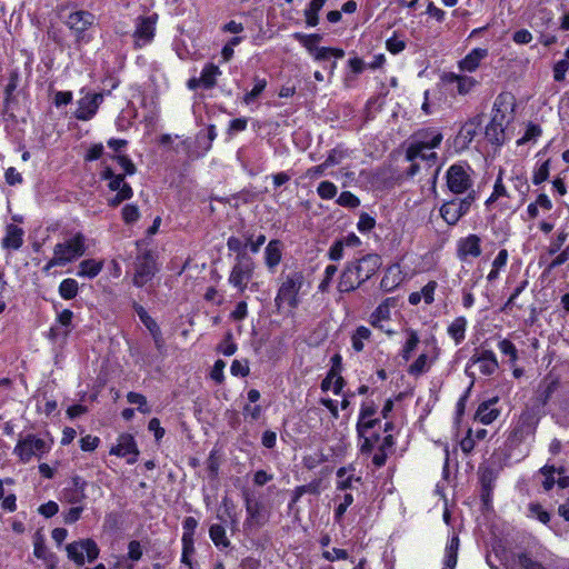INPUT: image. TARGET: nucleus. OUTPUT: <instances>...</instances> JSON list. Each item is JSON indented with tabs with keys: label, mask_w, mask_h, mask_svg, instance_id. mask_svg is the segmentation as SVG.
I'll return each mask as SVG.
<instances>
[{
	"label": "nucleus",
	"mask_w": 569,
	"mask_h": 569,
	"mask_svg": "<svg viewBox=\"0 0 569 569\" xmlns=\"http://www.w3.org/2000/svg\"><path fill=\"white\" fill-rule=\"evenodd\" d=\"M198 526V521L193 517H186L182 522L183 533H182V545H190V541H193V535L196 531V528Z\"/></svg>",
	"instance_id": "39"
},
{
	"label": "nucleus",
	"mask_w": 569,
	"mask_h": 569,
	"mask_svg": "<svg viewBox=\"0 0 569 569\" xmlns=\"http://www.w3.org/2000/svg\"><path fill=\"white\" fill-rule=\"evenodd\" d=\"M19 83V73L17 70H13L9 74V81L4 88V100H3V113L12 114V107L17 103V97L14 96V91L18 88Z\"/></svg>",
	"instance_id": "23"
},
{
	"label": "nucleus",
	"mask_w": 569,
	"mask_h": 569,
	"mask_svg": "<svg viewBox=\"0 0 569 569\" xmlns=\"http://www.w3.org/2000/svg\"><path fill=\"white\" fill-rule=\"evenodd\" d=\"M127 400L129 403H132V405H138V409L141 411V412H148L149 409L147 407V399L141 393H138V392H129L127 395Z\"/></svg>",
	"instance_id": "57"
},
{
	"label": "nucleus",
	"mask_w": 569,
	"mask_h": 569,
	"mask_svg": "<svg viewBox=\"0 0 569 569\" xmlns=\"http://www.w3.org/2000/svg\"><path fill=\"white\" fill-rule=\"evenodd\" d=\"M325 3L326 0H311L309 7L305 11L306 22L308 26L315 27L318 24V13L322 9Z\"/></svg>",
	"instance_id": "34"
},
{
	"label": "nucleus",
	"mask_w": 569,
	"mask_h": 569,
	"mask_svg": "<svg viewBox=\"0 0 569 569\" xmlns=\"http://www.w3.org/2000/svg\"><path fill=\"white\" fill-rule=\"evenodd\" d=\"M51 449V441H47L36 435L29 433L20 437L13 453L20 459L21 462L27 463L33 457L41 459L42 456Z\"/></svg>",
	"instance_id": "2"
},
{
	"label": "nucleus",
	"mask_w": 569,
	"mask_h": 569,
	"mask_svg": "<svg viewBox=\"0 0 569 569\" xmlns=\"http://www.w3.org/2000/svg\"><path fill=\"white\" fill-rule=\"evenodd\" d=\"M529 512L531 517L537 518L540 522L547 525L550 521V513L539 503H530Z\"/></svg>",
	"instance_id": "51"
},
{
	"label": "nucleus",
	"mask_w": 569,
	"mask_h": 569,
	"mask_svg": "<svg viewBox=\"0 0 569 569\" xmlns=\"http://www.w3.org/2000/svg\"><path fill=\"white\" fill-rule=\"evenodd\" d=\"M476 191L470 190L465 198H453L440 207L441 218L449 224L455 226L466 216L472 203L476 201Z\"/></svg>",
	"instance_id": "3"
},
{
	"label": "nucleus",
	"mask_w": 569,
	"mask_h": 569,
	"mask_svg": "<svg viewBox=\"0 0 569 569\" xmlns=\"http://www.w3.org/2000/svg\"><path fill=\"white\" fill-rule=\"evenodd\" d=\"M317 192L321 199L330 200L337 194V187L331 181H322L317 188Z\"/></svg>",
	"instance_id": "45"
},
{
	"label": "nucleus",
	"mask_w": 569,
	"mask_h": 569,
	"mask_svg": "<svg viewBox=\"0 0 569 569\" xmlns=\"http://www.w3.org/2000/svg\"><path fill=\"white\" fill-rule=\"evenodd\" d=\"M78 282L72 278L62 280L59 286V295L66 300L73 299L78 295Z\"/></svg>",
	"instance_id": "35"
},
{
	"label": "nucleus",
	"mask_w": 569,
	"mask_h": 569,
	"mask_svg": "<svg viewBox=\"0 0 569 569\" xmlns=\"http://www.w3.org/2000/svg\"><path fill=\"white\" fill-rule=\"evenodd\" d=\"M418 343H419V337L416 331L411 330L409 332V338L406 341V345L402 350L403 359L409 360L411 352L417 348Z\"/></svg>",
	"instance_id": "53"
},
{
	"label": "nucleus",
	"mask_w": 569,
	"mask_h": 569,
	"mask_svg": "<svg viewBox=\"0 0 569 569\" xmlns=\"http://www.w3.org/2000/svg\"><path fill=\"white\" fill-rule=\"evenodd\" d=\"M133 309H134L136 313L138 315L139 319L141 320V322L150 331L157 348L160 349L163 346V338H162L161 330H160L159 326L148 315V312L146 311V309L141 305H138V303L134 302L133 303Z\"/></svg>",
	"instance_id": "22"
},
{
	"label": "nucleus",
	"mask_w": 569,
	"mask_h": 569,
	"mask_svg": "<svg viewBox=\"0 0 569 569\" xmlns=\"http://www.w3.org/2000/svg\"><path fill=\"white\" fill-rule=\"evenodd\" d=\"M132 196V188L130 186H122L114 197L108 199V204L110 207H118L122 201L131 199Z\"/></svg>",
	"instance_id": "46"
},
{
	"label": "nucleus",
	"mask_w": 569,
	"mask_h": 569,
	"mask_svg": "<svg viewBox=\"0 0 569 569\" xmlns=\"http://www.w3.org/2000/svg\"><path fill=\"white\" fill-rule=\"evenodd\" d=\"M219 68L213 63H208L201 71L200 79L201 86L206 89H210L216 84V78L220 74Z\"/></svg>",
	"instance_id": "33"
},
{
	"label": "nucleus",
	"mask_w": 569,
	"mask_h": 569,
	"mask_svg": "<svg viewBox=\"0 0 569 569\" xmlns=\"http://www.w3.org/2000/svg\"><path fill=\"white\" fill-rule=\"evenodd\" d=\"M226 367V363L223 360L218 359L211 370L210 377L212 380H214L217 383H221L224 380L223 369Z\"/></svg>",
	"instance_id": "62"
},
{
	"label": "nucleus",
	"mask_w": 569,
	"mask_h": 569,
	"mask_svg": "<svg viewBox=\"0 0 569 569\" xmlns=\"http://www.w3.org/2000/svg\"><path fill=\"white\" fill-rule=\"evenodd\" d=\"M481 239L477 234H469L461 238L457 244V256L461 261H466L469 257L478 258L481 254Z\"/></svg>",
	"instance_id": "20"
},
{
	"label": "nucleus",
	"mask_w": 569,
	"mask_h": 569,
	"mask_svg": "<svg viewBox=\"0 0 569 569\" xmlns=\"http://www.w3.org/2000/svg\"><path fill=\"white\" fill-rule=\"evenodd\" d=\"M296 39L310 52L313 53L318 47L317 43L321 41L322 37L320 34H301L296 33Z\"/></svg>",
	"instance_id": "41"
},
{
	"label": "nucleus",
	"mask_w": 569,
	"mask_h": 569,
	"mask_svg": "<svg viewBox=\"0 0 569 569\" xmlns=\"http://www.w3.org/2000/svg\"><path fill=\"white\" fill-rule=\"evenodd\" d=\"M498 349L501 353L509 357L511 366H515L518 360V350L516 346L508 339H502L498 342Z\"/></svg>",
	"instance_id": "42"
},
{
	"label": "nucleus",
	"mask_w": 569,
	"mask_h": 569,
	"mask_svg": "<svg viewBox=\"0 0 569 569\" xmlns=\"http://www.w3.org/2000/svg\"><path fill=\"white\" fill-rule=\"evenodd\" d=\"M86 252V237L78 232L72 238L64 242H59L54 246L53 258L50 260V264L64 266Z\"/></svg>",
	"instance_id": "1"
},
{
	"label": "nucleus",
	"mask_w": 569,
	"mask_h": 569,
	"mask_svg": "<svg viewBox=\"0 0 569 569\" xmlns=\"http://www.w3.org/2000/svg\"><path fill=\"white\" fill-rule=\"evenodd\" d=\"M360 278L361 277L356 273L352 262H347L339 278L338 290L342 293L355 291L365 283Z\"/></svg>",
	"instance_id": "19"
},
{
	"label": "nucleus",
	"mask_w": 569,
	"mask_h": 569,
	"mask_svg": "<svg viewBox=\"0 0 569 569\" xmlns=\"http://www.w3.org/2000/svg\"><path fill=\"white\" fill-rule=\"evenodd\" d=\"M513 561L522 569H547L540 562L535 561L527 552L516 553Z\"/></svg>",
	"instance_id": "38"
},
{
	"label": "nucleus",
	"mask_w": 569,
	"mask_h": 569,
	"mask_svg": "<svg viewBox=\"0 0 569 569\" xmlns=\"http://www.w3.org/2000/svg\"><path fill=\"white\" fill-rule=\"evenodd\" d=\"M247 519L244 527H257L264 526L268 521V516L264 512V506L261 501L252 499L248 495L244 498Z\"/></svg>",
	"instance_id": "15"
},
{
	"label": "nucleus",
	"mask_w": 569,
	"mask_h": 569,
	"mask_svg": "<svg viewBox=\"0 0 569 569\" xmlns=\"http://www.w3.org/2000/svg\"><path fill=\"white\" fill-rule=\"evenodd\" d=\"M337 203L346 208H357L360 206V200L350 191H343L337 199Z\"/></svg>",
	"instance_id": "48"
},
{
	"label": "nucleus",
	"mask_w": 569,
	"mask_h": 569,
	"mask_svg": "<svg viewBox=\"0 0 569 569\" xmlns=\"http://www.w3.org/2000/svg\"><path fill=\"white\" fill-rule=\"evenodd\" d=\"M346 468H339L337 471V478L339 479L337 482V489L339 490H347L352 487V481L355 480L353 476H348ZM356 481H360V478H356Z\"/></svg>",
	"instance_id": "47"
},
{
	"label": "nucleus",
	"mask_w": 569,
	"mask_h": 569,
	"mask_svg": "<svg viewBox=\"0 0 569 569\" xmlns=\"http://www.w3.org/2000/svg\"><path fill=\"white\" fill-rule=\"evenodd\" d=\"M72 318L73 312L69 309H64L61 312H59L57 316V323L59 325V327H52L50 329L49 337L53 340H58L60 338L66 340L71 331Z\"/></svg>",
	"instance_id": "21"
},
{
	"label": "nucleus",
	"mask_w": 569,
	"mask_h": 569,
	"mask_svg": "<svg viewBox=\"0 0 569 569\" xmlns=\"http://www.w3.org/2000/svg\"><path fill=\"white\" fill-rule=\"evenodd\" d=\"M266 86H267L266 79H260L258 77H254V87L252 88L251 91L246 93V96L243 98L244 103L249 104L253 100H256L261 94V92L266 89Z\"/></svg>",
	"instance_id": "44"
},
{
	"label": "nucleus",
	"mask_w": 569,
	"mask_h": 569,
	"mask_svg": "<svg viewBox=\"0 0 569 569\" xmlns=\"http://www.w3.org/2000/svg\"><path fill=\"white\" fill-rule=\"evenodd\" d=\"M569 69V61L567 59H562L558 61L553 67V79L557 82H561L566 79V73Z\"/></svg>",
	"instance_id": "56"
},
{
	"label": "nucleus",
	"mask_w": 569,
	"mask_h": 569,
	"mask_svg": "<svg viewBox=\"0 0 569 569\" xmlns=\"http://www.w3.org/2000/svg\"><path fill=\"white\" fill-rule=\"evenodd\" d=\"M540 472L546 477L545 481L542 482L543 489L546 491L551 490L556 482L553 477L556 468L553 466H545L540 469Z\"/></svg>",
	"instance_id": "58"
},
{
	"label": "nucleus",
	"mask_w": 569,
	"mask_h": 569,
	"mask_svg": "<svg viewBox=\"0 0 569 569\" xmlns=\"http://www.w3.org/2000/svg\"><path fill=\"white\" fill-rule=\"evenodd\" d=\"M355 266L356 273L360 276V280H369L381 267V257L377 253H368L359 259L351 261Z\"/></svg>",
	"instance_id": "14"
},
{
	"label": "nucleus",
	"mask_w": 569,
	"mask_h": 569,
	"mask_svg": "<svg viewBox=\"0 0 569 569\" xmlns=\"http://www.w3.org/2000/svg\"><path fill=\"white\" fill-rule=\"evenodd\" d=\"M470 167L463 164H452L447 171V186L455 194H460L472 190V179L470 177Z\"/></svg>",
	"instance_id": "9"
},
{
	"label": "nucleus",
	"mask_w": 569,
	"mask_h": 569,
	"mask_svg": "<svg viewBox=\"0 0 569 569\" xmlns=\"http://www.w3.org/2000/svg\"><path fill=\"white\" fill-rule=\"evenodd\" d=\"M302 284L303 274L300 271H293L287 274L274 299L276 307L280 309L282 302H287L291 308H297L299 305L298 293Z\"/></svg>",
	"instance_id": "5"
},
{
	"label": "nucleus",
	"mask_w": 569,
	"mask_h": 569,
	"mask_svg": "<svg viewBox=\"0 0 569 569\" xmlns=\"http://www.w3.org/2000/svg\"><path fill=\"white\" fill-rule=\"evenodd\" d=\"M121 213L123 221L128 224L136 222L140 217L139 209L134 204H126Z\"/></svg>",
	"instance_id": "54"
},
{
	"label": "nucleus",
	"mask_w": 569,
	"mask_h": 569,
	"mask_svg": "<svg viewBox=\"0 0 569 569\" xmlns=\"http://www.w3.org/2000/svg\"><path fill=\"white\" fill-rule=\"evenodd\" d=\"M322 557L328 561L346 560L349 555L347 550L333 548L332 550H326L322 552Z\"/></svg>",
	"instance_id": "59"
},
{
	"label": "nucleus",
	"mask_w": 569,
	"mask_h": 569,
	"mask_svg": "<svg viewBox=\"0 0 569 569\" xmlns=\"http://www.w3.org/2000/svg\"><path fill=\"white\" fill-rule=\"evenodd\" d=\"M66 551L71 561L77 566H82L86 562V557L89 562L94 561L99 557L100 549L94 540L87 538L68 543Z\"/></svg>",
	"instance_id": "7"
},
{
	"label": "nucleus",
	"mask_w": 569,
	"mask_h": 569,
	"mask_svg": "<svg viewBox=\"0 0 569 569\" xmlns=\"http://www.w3.org/2000/svg\"><path fill=\"white\" fill-rule=\"evenodd\" d=\"M209 537L217 548H228L230 546L226 529L221 525H211L209 528Z\"/></svg>",
	"instance_id": "32"
},
{
	"label": "nucleus",
	"mask_w": 569,
	"mask_h": 569,
	"mask_svg": "<svg viewBox=\"0 0 569 569\" xmlns=\"http://www.w3.org/2000/svg\"><path fill=\"white\" fill-rule=\"evenodd\" d=\"M412 138L413 140L406 151V159L408 161L417 160L422 149H435L442 141L441 132L435 128L421 129Z\"/></svg>",
	"instance_id": "6"
},
{
	"label": "nucleus",
	"mask_w": 569,
	"mask_h": 569,
	"mask_svg": "<svg viewBox=\"0 0 569 569\" xmlns=\"http://www.w3.org/2000/svg\"><path fill=\"white\" fill-rule=\"evenodd\" d=\"M343 248H345L343 241H340V240L335 241L329 249V252H328L329 258L333 261H338V260L342 259Z\"/></svg>",
	"instance_id": "63"
},
{
	"label": "nucleus",
	"mask_w": 569,
	"mask_h": 569,
	"mask_svg": "<svg viewBox=\"0 0 569 569\" xmlns=\"http://www.w3.org/2000/svg\"><path fill=\"white\" fill-rule=\"evenodd\" d=\"M497 402V397L481 402L476 411L475 419L483 425H490L491 422H493L500 415V411L497 408H495V405Z\"/></svg>",
	"instance_id": "24"
},
{
	"label": "nucleus",
	"mask_w": 569,
	"mask_h": 569,
	"mask_svg": "<svg viewBox=\"0 0 569 569\" xmlns=\"http://www.w3.org/2000/svg\"><path fill=\"white\" fill-rule=\"evenodd\" d=\"M23 230L16 224L7 226L6 237L2 240V247L6 249L18 250L23 243Z\"/></svg>",
	"instance_id": "28"
},
{
	"label": "nucleus",
	"mask_w": 569,
	"mask_h": 569,
	"mask_svg": "<svg viewBox=\"0 0 569 569\" xmlns=\"http://www.w3.org/2000/svg\"><path fill=\"white\" fill-rule=\"evenodd\" d=\"M470 366H477L479 372L483 376H491L499 368L497 357L491 350H481L472 355L470 363L466 369V372L472 377L473 373H469Z\"/></svg>",
	"instance_id": "12"
},
{
	"label": "nucleus",
	"mask_w": 569,
	"mask_h": 569,
	"mask_svg": "<svg viewBox=\"0 0 569 569\" xmlns=\"http://www.w3.org/2000/svg\"><path fill=\"white\" fill-rule=\"evenodd\" d=\"M486 137L491 143L501 144L505 140V126L493 124L490 121L486 127Z\"/></svg>",
	"instance_id": "37"
},
{
	"label": "nucleus",
	"mask_w": 569,
	"mask_h": 569,
	"mask_svg": "<svg viewBox=\"0 0 569 569\" xmlns=\"http://www.w3.org/2000/svg\"><path fill=\"white\" fill-rule=\"evenodd\" d=\"M487 56V49L475 48L459 62V68L461 71L472 72L479 67L480 61Z\"/></svg>",
	"instance_id": "26"
},
{
	"label": "nucleus",
	"mask_w": 569,
	"mask_h": 569,
	"mask_svg": "<svg viewBox=\"0 0 569 569\" xmlns=\"http://www.w3.org/2000/svg\"><path fill=\"white\" fill-rule=\"evenodd\" d=\"M4 179L9 186L20 184L23 181L21 173H19L13 167L6 170Z\"/></svg>",
	"instance_id": "64"
},
{
	"label": "nucleus",
	"mask_w": 569,
	"mask_h": 569,
	"mask_svg": "<svg viewBox=\"0 0 569 569\" xmlns=\"http://www.w3.org/2000/svg\"><path fill=\"white\" fill-rule=\"evenodd\" d=\"M94 14L86 10L71 12L66 21L67 26L72 30L77 39L83 38V33L93 26Z\"/></svg>",
	"instance_id": "16"
},
{
	"label": "nucleus",
	"mask_w": 569,
	"mask_h": 569,
	"mask_svg": "<svg viewBox=\"0 0 569 569\" xmlns=\"http://www.w3.org/2000/svg\"><path fill=\"white\" fill-rule=\"evenodd\" d=\"M110 455L118 457H128L127 462L132 465L137 461L139 450L137 448L133 437L129 433H122L118 438L117 446L112 447Z\"/></svg>",
	"instance_id": "18"
},
{
	"label": "nucleus",
	"mask_w": 569,
	"mask_h": 569,
	"mask_svg": "<svg viewBox=\"0 0 569 569\" xmlns=\"http://www.w3.org/2000/svg\"><path fill=\"white\" fill-rule=\"evenodd\" d=\"M550 172V160L543 161L537 169H535L532 174V183L539 186L545 182L549 178Z\"/></svg>",
	"instance_id": "43"
},
{
	"label": "nucleus",
	"mask_w": 569,
	"mask_h": 569,
	"mask_svg": "<svg viewBox=\"0 0 569 569\" xmlns=\"http://www.w3.org/2000/svg\"><path fill=\"white\" fill-rule=\"evenodd\" d=\"M86 498V492L69 486L61 491L60 499L67 503L77 505L82 502Z\"/></svg>",
	"instance_id": "36"
},
{
	"label": "nucleus",
	"mask_w": 569,
	"mask_h": 569,
	"mask_svg": "<svg viewBox=\"0 0 569 569\" xmlns=\"http://www.w3.org/2000/svg\"><path fill=\"white\" fill-rule=\"evenodd\" d=\"M401 282L400 271L398 266H391L387 269L381 279L380 287L385 291H392Z\"/></svg>",
	"instance_id": "30"
},
{
	"label": "nucleus",
	"mask_w": 569,
	"mask_h": 569,
	"mask_svg": "<svg viewBox=\"0 0 569 569\" xmlns=\"http://www.w3.org/2000/svg\"><path fill=\"white\" fill-rule=\"evenodd\" d=\"M156 272L157 268L153 253L151 251H143L136 258L132 282L136 287L141 288L154 277Z\"/></svg>",
	"instance_id": "10"
},
{
	"label": "nucleus",
	"mask_w": 569,
	"mask_h": 569,
	"mask_svg": "<svg viewBox=\"0 0 569 569\" xmlns=\"http://www.w3.org/2000/svg\"><path fill=\"white\" fill-rule=\"evenodd\" d=\"M337 270H338L337 266H335V264H329L326 267L325 278L322 279V281L319 283V287H318V289L321 292L328 291L331 280H332L333 276L336 274Z\"/></svg>",
	"instance_id": "55"
},
{
	"label": "nucleus",
	"mask_w": 569,
	"mask_h": 569,
	"mask_svg": "<svg viewBox=\"0 0 569 569\" xmlns=\"http://www.w3.org/2000/svg\"><path fill=\"white\" fill-rule=\"evenodd\" d=\"M156 22L157 14L149 17H139L137 19L136 30L133 33L137 47H142L153 39Z\"/></svg>",
	"instance_id": "17"
},
{
	"label": "nucleus",
	"mask_w": 569,
	"mask_h": 569,
	"mask_svg": "<svg viewBox=\"0 0 569 569\" xmlns=\"http://www.w3.org/2000/svg\"><path fill=\"white\" fill-rule=\"evenodd\" d=\"M142 557V547L138 540H131L128 545V558L132 561H139Z\"/></svg>",
	"instance_id": "61"
},
{
	"label": "nucleus",
	"mask_w": 569,
	"mask_h": 569,
	"mask_svg": "<svg viewBox=\"0 0 569 569\" xmlns=\"http://www.w3.org/2000/svg\"><path fill=\"white\" fill-rule=\"evenodd\" d=\"M538 425V418L536 413L531 410H525L513 429L510 431L508 436V442L511 446H518L522 441H525L529 436H532L536 431Z\"/></svg>",
	"instance_id": "8"
},
{
	"label": "nucleus",
	"mask_w": 569,
	"mask_h": 569,
	"mask_svg": "<svg viewBox=\"0 0 569 569\" xmlns=\"http://www.w3.org/2000/svg\"><path fill=\"white\" fill-rule=\"evenodd\" d=\"M446 83H457V91L459 94H467L477 84L472 77L456 74L453 72L446 73L442 77Z\"/></svg>",
	"instance_id": "25"
},
{
	"label": "nucleus",
	"mask_w": 569,
	"mask_h": 569,
	"mask_svg": "<svg viewBox=\"0 0 569 569\" xmlns=\"http://www.w3.org/2000/svg\"><path fill=\"white\" fill-rule=\"evenodd\" d=\"M376 226V220L367 212H361L359 217V221L357 223V228L360 232H369Z\"/></svg>",
	"instance_id": "52"
},
{
	"label": "nucleus",
	"mask_w": 569,
	"mask_h": 569,
	"mask_svg": "<svg viewBox=\"0 0 569 569\" xmlns=\"http://www.w3.org/2000/svg\"><path fill=\"white\" fill-rule=\"evenodd\" d=\"M103 268V260L87 259L79 263L77 276L92 279L97 277Z\"/></svg>",
	"instance_id": "29"
},
{
	"label": "nucleus",
	"mask_w": 569,
	"mask_h": 569,
	"mask_svg": "<svg viewBox=\"0 0 569 569\" xmlns=\"http://www.w3.org/2000/svg\"><path fill=\"white\" fill-rule=\"evenodd\" d=\"M541 133H542V130H541L540 126L535 124V123H529L523 137L518 140V144H523V143L532 141V140L535 141L538 137L541 136Z\"/></svg>",
	"instance_id": "49"
},
{
	"label": "nucleus",
	"mask_w": 569,
	"mask_h": 569,
	"mask_svg": "<svg viewBox=\"0 0 569 569\" xmlns=\"http://www.w3.org/2000/svg\"><path fill=\"white\" fill-rule=\"evenodd\" d=\"M249 361L247 359L233 360L230 367V372L233 376L246 377L249 375Z\"/></svg>",
	"instance_id": "50"
},
{
	"label": "nucleus",
	"mask_w": 569,
	"mask_h": 569,
	"mask_svg": "<svg viewBox=\"0 0 569 569\" xmlns=\"http://www.w3.org/2000/svg\"><path fill=\"white\" fill-rule=\"evenodd\" d=\"M103 101L102 93H87L78 100L74 118L80 121H88L94 117Z\"/></svg>",
	"instance_id": "13"
},
{
	"label": "nucleus",
	"mask_w": 569,
	"mask_h": 569,
	"mask_svg": "<svg viewBox=\"0 0 569 569\" xmlns=\"http://www.w3.org/2000/svg\"><path fill=\"white\" fill-rule=\"evenodd\" d=\"M380 422L379 419L368 418L363 421L357 422V433L359 437H363L370 429L375 428Z\"/></svg>",
	"instance_id": "60"
},
{
	"label": "nucleus",
	"mask_w": 569,
	"mask_h": 569,
	"mask_svg": "<svg viewBox=\"0 0 569 569\" xmlns=\"http://www.w3.org/2000/svg\"><path fill=\"white\" fill-rule=\"evenodd\" d=\"M370 335H371V331L365 327V326H360L356 329L351 340H352V348L357 351V352H360L363 350V341L365 340H368L370 338Z\"/></svg>",
	"instance_id": "40"
},
{
	"label": "nucleus",
	"mask_w": 569,
	"mask_h": 569,
	"mask_svg": "<svg viewBox=\"0 0 569 569\" xmlns=\"http://www.w3.org/2000/svg\"><path fill=\"white\" fill-rule=\"evenodd\" d=\"M467 319L465 317L456 318L448 327V335L460 345L466 337Z\"/></svg>",
	"instance_id": "31"
},
{
	"label": "nucleus",
	"mask_w": 569,
	"mask_h": 569,
	"mask_svg": "<svg viewBox=\"0 0 569 569\" xmlns=\"http://www.w3.org/2000/svg\"><path fill=\"white\" fill-rule=\"evenodd\" d=\"M515 97L510 92H502L497 96L493 108L491 121L493 124L505 126L509 122V117L513 112Z\"/></svg>",
	"instance_id": "11"
},
{
	"label": "nucleus",
	"mask_w": 569,
	"mask_h": 569,
	"mask_svg": "<svg viewBox=\"0 0 569 569\" xmlns=\"http://www.w3.org/2000/svg\"><path fill=\"white\" fill-rule=\"evenodd\" d=\"M282 243L280 240H271L264 249V262L269 270H273L281 261Z\"/></svg>",
	"instance_id": "27"
},
{
	"label": "nucleus",
	"mask_w": 569,
	"mask_h": 569,
	"mask_svg": "<svg viewBox=\"0 0 569 569\" xmlns=\"http://www.w3.org/2000/svg\"><path fill=\"white\" fill-rule=\"evenodd\" d=\"M254 268V261L248 253L237 254L236 263L229 274V283L238 289L239 292H244L248 287V282L253 276Z\"/></svg>",
	"instance_id": "4"
}]
</instances>
